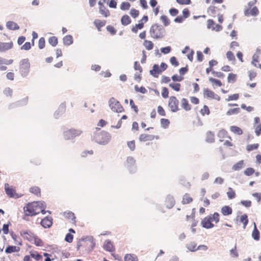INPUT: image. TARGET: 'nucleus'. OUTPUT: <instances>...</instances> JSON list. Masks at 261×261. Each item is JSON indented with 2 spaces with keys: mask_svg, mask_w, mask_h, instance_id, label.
I'll return each instance as SVG.
<instances>
[{
  "mask_svg": "<svg viewBox=\"0 0 261 261\" xmlns=\"http://www.w3.org/2000/svg\"><path fill=\"white\" fill-rule=\"evenodd\" d=\"M23 211L25 216H34L40 212L43 214L46 213L45 207L43 203L39 202H32L28 203L23 207Z\"/></svg>",
  "mask_w": 261,
  "mask_h": 261,
  "instance_id": "obj_1",
  "label": "nucleus"
},
{
  "mask_svg": "<svg viewBox=\"0 0 261 261\" xmlns=\"http://www.w3.org/2000/svg\"><path fill=\"white\" fill-rule=\"evenodd\" d=\"M149 33L152 38L158 39L164 36L165 30L161 24L155 23L151 25Z\"/></svg>",
  "mask_w": 261,
  "mask_h": 261,
  "instance_id": "obj_2",
  "label": "nucleus"
},
{
  "mask_svg": "<svg viewBox=\"0 0 261 261\" xmlns=\"http://www.w3.org/2000/svg\"><path fill=\"white\" fill-rule=\"evenodd\" d=\"M31 64L28 58L21 60L19 63V70L21 75L25 76L30 72Z\"/></svg>",
  "mask_w": 261,
  "mask_h": 261,
  "instance_id": "obj_3",
  "label": "nucleus"
},
{
  "mask_svg": "<svg viewBox=\"0 0 261 261\" xmlns=\"http://www.w3.org/2000/svg\"><path fill=\"white\" fill-rule=\"evenodd\" d=\"M94 137L95 140L100 144L107 143L111 138L110 134L105 131L95 134Z\"/></svg>",
  "mask_w": 261,
  "mask_h": 261,
  "instance_id": "obj_4",
  "label": "nucleus"
},
{
  "mask_svg": "<svg viewBox=\"0 0 261 261\" xmlns=\"http://www.w3.org/2000/svg\"><path fill=\"white\" fill-rule=\"evenodd\" d=\"M109 105L112 111L114 112L122 113L124 111V109L121 104L114 97L110 99Z\"/></svg>",
  "mask_w": 261,
  "mask_h": 261,
  "instance_id": "obj_5",
  "label": "nucleus"
},
{
  "mask_svg": "<svg viewBox=\"0 0 261 261\" xmlns=\"http://www.w3.org/2000/svg\"><path fill=\"white\" fill-rule=\"evenodd\" d=\"M82 133V131L80 129L71 128L63 133V137L65 140H70L80 136Z\"/></svg>",
  "mask_w": 261,
  "mask_h": 261,
  "instance_id": "obj_6",
  "label": "nucleus"
},
{
  "mask_svg": "<svg viewBox=\"0 0 261 261\" xmlns=\"http://www.w3.org/2000/svg\"><path fill=\"white\" fill-rule=\"evenodd\" d=\"M168 106L172 112H177L179 110V101L175 96H172L169 98Z\"/></svg>",
  "mask_w": 261,
  "mask_h": 261,
  "instance_id": "obj_7",
  "label": "nucleus"
},
{
  "mask_svg": "<svg viewBox=\"0 0 261 261\" xmlns=\"http://www.w3.org/2000/svg\"><path fill=\"white\" fill-rule=\"evenodd\" d=\"M20 234L21 237L31 243H33L35 234L30 230H22L20 231Z\"/></svg>",
  "mask_w": 261,
  "mask_h": 261,
  "instance_id": "obj_8",
  "label": "nucleus"
},
{
  "mask_svg": "<svg viewBox=\"0 0 261 261\" xmlns=\"http://www.w3.org/2000/svg\"><path fill=\"white\" fill-rule=\"evenodd\" d=\"M5 189L7 195L12 198H18L20 196L16 193V191L14 188L10 186L8 184H5Z\"/></svg>",
  "mask_w": 261,
  "mask_h": 261,
  "instance_id": "obj_9",
  "label": "nucleus"
},
{
  "mask_svg": "<svg viewBox=\"0 0 261 261\" xmlns=\"http://www.w3.org/2000/svg\"><path fill=\"white\" fill-rule=\"evenodd\" d=\"M182 16H178L176 17L174 21L177 23H182L184 20L188 18L190 15V12L188 8H185L182 10Z\"/></svg>",
  "mask_w": 261,
  "mask_h": 261,
  "instance_id": "obj_10",
  "label": "nucleus"
},
{
  "mask_svg": "<svg viewBox=\"0 0 261 261\" xmlns=\"http://www.w3.org/2000/svg\"><path fill=\"white\" fill-rule=\"evenodd\" d=\"M244 15L246 16H256L259 14V11L258 8L254 6L251 8H245L244 11Z\"/></svg>",
  "mask_w": 261,
  "mask_h": 261,
  "instance_id": "obj_11",
  "label": "nucleus"
},
{
  "mask_svg": "<svg viewBox=\"0 0 261 261\" xmlns=\"http://www.w3.org/2000/svg\"><path fill=\"white\" fill-rule=\"evenodd\" d=\"M207 28L211 29L212 31L219 32L222 29V27L218 24H215L214 21L212 19H208L207 20Z\"/></svg>",
  "mask_w": 261,
  "mask_h": 261,
  "instance_id": "obj_12",
  "label": "nucleus"
},
{
  "mask_svg": "<svg viewBox=\"0 0 261 261\" xmlns=\"http://www.w3.org/2000/svg\"><path fill=\"white\" fill-rule=\"evenodd\" d=\"M217 136L220 142H223L225 139L232 140V138L228 135V132L224 129L220 130Z\"/></svg>",
  "mask_w": 261,
  "mask_h": 261,
  "instance_id": "obj_13",
  "label": "nucleus"
},
{
  "mask_svg": "<svg viewBox=\"0 0 261 261\" xmlns=\"http://www.w3.org/2000/svg\"><path fill=\"white\" fill-rule=\"evenodd\" d=\"M159 138V137L158 136H155L152 135L142 134L140 135L139 139L141 142H146L148 141H152L154 139H158Z\"/></svg>",
  "mask_w": 261,
  "mask_h": 261,
  "instance_id": "obj_14",
  "label": "nucleus"
},
{
  "mask_svg": "<svg viewBox=\"0 0 261 261\" xmlns=\"http://www.w3.org/2000/svg\"><path fill=\"white\" fill-rule=\"evenodd\" d=\"M204 95L207 98L215 99L218 101H219L221 99L220 97L218 95L209 89H205L204 90Z\"/></svg>",
  "mask_w": 261,
  "mask_h": 261,
  "instance_id": "obj_15",
  "label": "nucleus"
},
{
  "mask_svg": "<svg viewBox=\"0 0 261 261\" xmlns=\"http://www.w3.org/2000/svg\"><path fill=\"white\" fill-rule=\"evenodd\" d=\"M63 215L65 219L68 220L72 224L75 225L76 217L73 213L71 212H65Z\"/></svg>",
  "mask_w": 261,
  "mask_h": 261,
  "instance_id": "obj_16",
  "label": "nucleus"
},
{
  "mask_svg": "<svg viewBox=\"0 0 261 261\" xmlns=\"http://www.w3.org/2000/svg\"><path fill=\"white\" fill-rule=\"evenodd\" d=\"M99 7V13L103 15L105 17H108L110 15V13L109 10L107 9L105 6L103 5V3L101 1L98 2Z\"/></svg>",
  "mask_w": 261,
  "mask_h": 261,
  "instance_id": "obj_17",
  "label": "nucleus"
},
{
  "mask_svg": "<svg viewBox=\"0 0 261 261\" xmlns=\"http://www.w3.org/2000/svg\"><path fill=\"white\" fill-rule=\"evenodd\" d=\"M201 225L203 227L206 228H211L214 227V225L212 223L211 218L208 216L201 221Z\"/></svg>",
  "mask_w": 261,
  "mask_h": 261,
  "instance_id": "obj_18",
  "label": "nucleus"
},
{
  "mask_svg": "<svg viewBox=\"0 0 261 261\" xmlns=\"http://www.w3.org/2000/svg\"><path fill=\"white\" fill-rule=\"evenodd\" d=\"M13 44L12 41L9 42H0V52H5L13 47Z\"/></svg>",
  "mask_w": 261,
  "mask_h": 261,
  "instance_id": "obj_19",
  "label": "nucleus"
},
{
  "mask_svg": "<svg viewBox=\"0 0 261 261\" xmlns=\"http://www.w3.org/2000/svg\"><path fill=\"white\" fill-rule=\"evenodd\" d=\"M41 225L44 228H49L53 224V219L50 217H46L41 221Z\"/></svg>",
  "mask_w": 261,
  "mask_h": 261,
  "instance_id": "obj_20",
  "label": "nucleus"
},
{
  "mask_svg": "<svg viewBox=\"0 0 261 261\" xmlns=\"http://www.w3.org/2000/svg\"><path fill=\"white\" fill-rule=\"evenodd\" d=\"M103 247L106 250L109 252L115 251V247L113 243L109 240H107L105 242Z\"/></svg>",
  "mask_w": 261,
  "mask_h": 261,
  "instance_id": "obj_21",
  "label": "nucleus"
},
{
  "mask_svg": "<svg viewBox=\"0 0 261 261\" xmlns=\"http://www.w3.org/2000/svg\"><path fill=\"white\" fill-rule=\"evenodd\" d=\"M229 129L233 134L238 136H241L243 134V130L242 129L236 125L230 126Z\"/></svg>",
  "mask_w": 261,
  "mask_h": 261,
  "instance_id": "obj_22",
  "label": "nucleus"
},
{
  "mask_svg": "<svg viewBox=\"0 0 261 261\" xmlns=\"http://www.w3.org/2000/svg\"><path fill=\"white\" fill-rule=\"evenodd\" d=\"M181 106L187 111H190L191 109V105L189 104L188 100L185 98L181 99Z\"/></svg>",
  "mask_w": 261,
  "mask_h": 261,
  "instance_id": "obj_23",
  "label": "nucleus"
},
{
  "mask_svg": "<svg viewBox=\"0 0 261 261\" xmlns=\"http://www.w3.org/2000/svg\"><path fill=\"white\" fill-rule=\"evenodd\" d=\"M94 24L98 31H101V28L104 27L106 24V21L96 19L94 21Z\"/></svg>",
  "mask_w": 261,
  "mask_h": 261,
  "instance_id": "obj_24",
  "label": "nucleus"
},
{
  "mask_svg": "<svg viewBox=\"0 0 261 261\" xmlns=\"http://www.w3.org/2000/svg\"><path fill=\"white\" fill-rule=\"evenodd\" d=\"M221 212L224 216H227L232 213V210L229 206L225 205L222 207Z\"/></svg>",
  "mask_w": 261,
  "mask_h": 261,
  "instance_id": "obj_25",
  "label": "nucleus"
},
{
  "mask_svg": "<svg viewBox=\"0 0 261 261\" xmlns=\"http://www.w3.org/2000/svg\"><path fill=\"white\" fill-rule=\"evenodd\" d=\"M150 74L154 77H157L158 75L162 72L160 67L158 65H154L152 70L150 71Z\"/></svg>",
  "mask_w": 261,
  "mask_h": 261,
  "instance_id": "obj_26",
  "label": "nucleus"
},
{
  "mask_svg": "<svg viewBox=\"0 0 261 261\" xmlns=\"http://www.w3.org/2000/svg\"><path fill=\"white\" fill-rule=\"evenodd\" d=\"M20 248L16 246H9L5 249V252L7 254L19 251Z\"/></svg>",
  "mask_w": 261,
  "mask_h": 261,
  "instance_id": "obj_27",
  "label": "nucleus"
},
{
  "mask_svg": "<svg viewBox=\"0 0 261 261\" xmlns=\"http://www.w3.org/2000/svg\"><path fill=\"white\" fill-rule=\"evenodd\" d=\"M6 27L8 29L12 30H17L19 29V25L16 23L12 21H8L6 23Z\"/></svg>",
  "mask_w": 261,
  "mask_h": 261,
  "instance_id": "obj_28",
  "label": "nucleus"
},
{
  "mask_svg": "<svg viewBox=\"0 0 261 261\" xmlns=\"http://www.w3.org/2000/svg\"><path fill=\"white\" fill-rule=\"evenodd\" d=\"M63 41L65 45H70L73 43V38L70 35H66L63 38Z\"/></svg>",
  "mask_w": 261,
  "mask_h": 261,
  "instance_id": "obj_29",
  "label": "nucleus"
},
{
  "mask_svg": "<svg viewBox=\"0 0 261 261\" xmlns=\"http://www.w3.org/2000/svg\"><path fill=\"white\" fill-rule=\"evenodd\" d=\"M245 166L244 161L241 160L237 162L236 164L233 165L232 169L234 171H238L242 169Z\"/></svg>",
  "mask_w": 261,
  "mask_h": 261,
  "instance_id": "obj_30",
  "label": "nucleus"
},
{
  "mask_svg": "<svg viewBox=\"0 0 261 261\" xmlns=\"http://www.w3.org/2000/svg\"><path fill=\"white\" fill-rule=\"evenodd\" d=\"M132 22L131 19L127 15H123L121 19V22L123 25H127Z\"/></svg>",
  "mask_w": 261,
  "mask_h": 261,
  "instance_id": "obj_31",
  "label": "nucleus"
},
{
  "mask_svg": "<svg viewBox=\"0 0 261 261\" xmlns=\"http://www.w3.org/2000/svg\"><path fill=\"white\" fill-rule=\"evenodd\" d=\"M252 237L254 239V240L256 241H258L260 238V233L258 230L257 229L256 224L254 223V227L252 232Z\"/></svg>",
  "mask_w": 261,
  "mask_h": 261,
  "instance_id": "obj_32",
  "label": "nucleus"
},
{
  "mask_svg": "<svg viewBox=\"0 0 261 261\" xmlns=\"http://www.w3.org/2000/svg\"><path fill=\"white\" fill-rule=\"evenodd\" d=\"M206 141L208 143H213L215 141V134L211 131L206 134Z\"/></svg>",
  "mask_w": 261,
  "mask_h": 261,
  "instance_id": "obj_33",
  "label": "nucleus"
},
{
  "mask_svg": "<svg viewBox=\"0 0 261 261\" xmlns=\"http://www.w3.org/2000/svg\"><path fill=\"white\" fill-rule=\"evenodd\" d=\"M193 198L190 196L189 194L186 193L183 196L182 203L184 204H189L192 202Z\"/></svg>",
  "mask_w": 261,
  "mask_h": 261,
  "instance_id": "obj_34",
  "label": "nucleus"
},
{
  "mask_svg": "<svg viewBox=\"0 0 261 261\" xmlns=\"http://www.w3.org/2000/svg\"><path fill=\"white\" fill-rule=\"evenodd\" d=\"M124 261H138L137 256L134 254H126L124 258Z\"/></svg>",
  "mask_w": 261,
  "mask_h": 261,
  "instance_id": "obj_35",
  "label": "nucleus"
},
{
  "mask_svg": "<svg viewBox=\"0 0 261 261\" xmlns=\"http://www.w3.org/2000/svg\"><path fill=\"white\" fill-rule=\"evenodd\" d=\"M259 57L257 55H254L252 57V64L255 66L261 69V64H258L259 62Z\"/></svg>",
  "mask_w": 261,
  "mask_h": 261,
  "instance_id": "obj_36",
  "label": "nucleus"
},
{
  "mask_svg": "<svg viewBox=\"0 0 261 261\" xmlns=\"http://www.w3.org/2000/svg\"><path fill=\"white\" fill-rule=\"evenodd\" d=\"M30 192L37 196H40L41 195V190L37 186H34L30 189Z\"/></svg>",
  "mask_w": 261,
  "mask_h": 261,
  "instance_id": "obj_37",
  "label": "nucleus"
},
{
  "mask_svg": "<svg viewBox=\"0 0 261 261\" xmlns=\"http://www.w3.org/2000/svg\"><path fill=\"white\" fill-rule=\"evenodd\" d=\"M30 255L32 257L34 258L37 261L42 260V256L39 254L37 251L31 252Z\"/></svg>",
  "mask_w": 261,
  "mask_h": 261,
  "instance_id": "obj_38",
  "label": "nucleus"
},
{
  "mask_svg": "<svg viewBox=\"0 0 261 261\" xmlns=\"http://www.w3.org/2000/svg\"><path fill=\"white\" fill-rule=\"evenodd\" d=\"M37 246H43L44 245L43 242L37 236L35 235L33 239V243Z\"/></svg>",
  "mask_w": 261,
  "mask_h": 261,
  "instance_id": "obj_39",
  "label": "nucleus"
},
{
  "mask_svg": "<svg viewBox=\"0 0 261 261\" xmlns=\"http://www.w3.org/2000/svg\"><path fill=\"white\" fill-rule=\"evenodd\" d=\"M166 204L167 207L169 208L172 207L174 204H175V201L174 199L172 197H167L166 199Z\"/></svg>",
  "mask_w": 261,
  "mask_h": 261,
  "instance_id": "obj_40",
  "label": "nucleus"
},
{
  "mask_svg": "<svg viewBox=\"0 0 261 261\" xmlns=\"http://www.w3.org/2000/svg\"><path fill=\"white\" fill-rule=\"evenodd\" d=\"M209 81L212 83L213 86L221 87L222 85L221 82L219 80L210 77Z\"/></svg>",
  "mask_w": 261,
  "mask_h": 261,
  "instance_id": "obj_41",
  "label": "nucleus"
},
{
  "mask_svg": "<svg viewBox=\"0 0 261 261\" xmlns=\"http://www.w3.org/2000/svg\"><path fill=\"white\" fill-rule=\"evenodd\" d=\"M240 222L243 223V228L245 229L248 223V217L246 214H244L240 217Z\"/></svg>",
  "mask_w": 261,
  "mask_h": 261,
  "instance_id": "obj_42",
  "label": "nucleus"
},
{
  "mask_svg": "<svg viewBox=\"0 0 261 261\" xmlns=\"http://www.w3.org/2000/svg\"><path fill=\"white\" fill-rule=\"evenodd\" d=\"M144 46L146 48V49L149 50L152 49L153 48V43L151 41L147 40H145L144 43Z\"/></svg>",
  "mask_w": 261,
  "mask_h": 261,
  "instance_id": "obj_43",
  "label": "nucleus"
},
{
  "mask_svg": "<svg viewBox=\"0 0 261 261\" xmlns=\"http://www.w3.org/2000/svg\"><path fill=\"white\" fill-rule=\"evenodd\" d=\"M144 27V22H140L138 24H136L135 26H134L132 29V31L134 33H137L138 30L142 29Z\"/></svg>",
  "mask_w": 261,
  "mask_h": 261,
  "instance_id": "obj_44",
  "label": "nucleus"
},
{
  "mask_svg": "<svg viewBox=\"0 0 261 261\" xmlns=\"http://www.w3.org/2000/svg\"><path fill=\"white\" fill-rule=\"evenodd\" d=\"M237 75L236 74L230 73L227 76V82L228 83H233L236 81Z\"/></svg>",
  "mask_w": 261,
  "mask_h": 261,
  "instance_id": "obj_45",
  "label": "nucleus"
},
{
  "mask_svg": "<svg viewBox=\"0 0 261 261\" xmlns=\"http://www.w3.org/2000/svg\"><path fill=\"white\" fill-rule=\"evenodd\" d=\"M211 218L212 222H214L217 223L219 221V214L217 212H215L213 215L208 216Z\"/></svg>",
  "mask_w": 261,
  "mask_h": 261,
  "instance_id": "obj_46",
  "label": "nucleus"
},
{
  "mask_svg": "<svg viewBox=\"0 0 261 261\" xmlns=\"http://www.w3.org/2000/svg\"><path fill=\"white\" fill-rule=\"evenodd\" d=\"M255 173V170L252 167H248L244 171V174L246 176H250Z\"/></svg>",
  "mask_w": 261,
  "mask_h": 261,
  "instance_id": "obj_47",
  "label": "nucleus"
},
{
  "mask_svg": "<svg viewBox=\"0 0 261 261\" xmlns=\"http://www.w3.org/2000/svg\"><path fill=\"white\" fill-rule=\"evenodd\" d=\"M227 195L229 199H232L235 198L236 195L235 191L232 189V188L229 187L228 189Z\"/></svg>",
  "mask_w": 261,
  "mask_h": 261,
  "instance_id": "obj_48",
  "label": "nucleus"
},
{
  "mask_svg": "<svg viewBox=\"0 0 261 261\" xmlns=\"http://www.w3.org/2000/svg\"><path fill=\"white\" fill-rule=\"evenodd\" d=\"M49 43L53 46H56L58 43V40L56 36H51L48 39Z\"/></svg>",
  "mask_w": 261,
  "mask_h": 261,
  "instance_id": "obj_49",
  "label": "nucleus"
},
{
  "mask_svg": "<svg viewBox=\"0 0 261 261\" xmlns=\"http://www.w3.org/2000/svg\"><path fill=\"white\" fill-rule=\"evenodd\" d=\"M259 147V144L258 143H255L253 144H248L246 146V150L250 152L253 150L257 149Z\"/></svg>",
  "mask_w": 261,
  "mask_h": 261,
  "instance_id": "obj_50",
  "label": "nucleus"
},
{
  "mask_svg": "<svg viewBox=\"0 0 261 261\" xmlns=\"http://www.w3.org/2000/svg\"><path fill=\"white\" fill-rule=\"evenodd\" d=\"M187 248L191 251H195L198 249V247H197V245L195 242H191L188 244L187 245Z\"/></svg>",
  "mask_w": 261,
  "mask_h": 261,
  "instance_id": "obj_51",
  "label": "nucleus"
},
{
  "mask_svg": "<svg viewBox=\"0 0 261 261\" xmlns=\"http://www.w3.org/2000/svg\"><path fill=\"white\" fill-rule=\"evenodd\" d=\"M169 87L176 91H179L180 90L181 85L179 83H171Z\"/></svg>",
  "mask_w": 261,
  "mask_h": 261,
  "instance_id": "obj_52",
  "label": "nucleus"
},
{
  "mask_svg": "<svg viewBox=\"0 0 261 261\" xmlns=\"http://www.w3.org/2000/svg\"><path fill=\"white\" fill-rule=\"evenodd\" d=\"M200 112L202 116L209 115L210 113L208 107L206 105L203 106V107L200 110Z\"/></svg>",
  "mask_w": 261,
  "mask_h": 261,
  "instance_id": "obj_53",
  "label": "nucleus"
},
{
  "mask_svg": "<svg viewBox=\"0 0 261 261\" xmlns=\"http://www.w3.org/2000/svg\"><path fill=\"white\" fill-rule=\"evenodd\" d=\"M130 4L127 2H122L120 5V9L122 10H127L129 9Z\"/></svg>",
  "mask_w": 261,
  "mask_h": 261,
  "instance_id": "obj_54",
  "label": "nucleus"
},
{
  "mask_svg": "<svg viewBox=\"0 0 261 261\" xmlns=\"http://www.w3.org/2000/svg\"><path fill=\"white\" fill-rule=\"evenodd\" d=\"M161 20L162 21V22L163 23L164 25L165 26H167L170 23V20L169 19H168V18L167 17V16L166 15H162L161 16Z\"/></svg>",
  "mask_w": 261,
  "mask_h": 261,
  "instance_id": "obj_55",
  "label": "nucleus"
},
{
  "mask_svg": "<svg viewBox=\"0 0 261 261\" xmlns=\"http://www.w3.org/2000/svg\"><path fill=\"white\" fill-rule=\"evenodd\" d=\"M240 112V108H237L234 109H229L226 113L227 115H231L233 114H238Z\"/></svg>",
  "mask_w": 261,
  "mask_h": 261,
  "instance_id": "obj_56",
  "label": "nucleus"
},
{
  "mask_svg": "<svg viewBox=\"0 0 261 261\" xmlns=\"http://www.w3.org/2000/svg\"><path fill=\"white\" fill-rule=\"evenodd\" d=\"M4 93L7 97H11L13 94V91L10 88L7 87L4 90Z\"/></svg>",
  "mask_w": 261,
  "mask_h": 261,
  "instance_id": "obj_57",
  "label": "nucleus"
},
{
  "mask_svg": "<svg viewBox=\"0 0 261 261\" xmlns=\"http://www.w3.org/2000/svg\"><path fill=\"white\" fill-rule=\"evenodd\" d=\"M226 57L230 61H235V57L231 51H228L226 53Z\"/></svg>",
  "mask_w": 261,
  "mask_h": 261,
  "instance_id": "obj_58",
  "label": "nucleus"
},
{
  "mask_svg": "<svg viewBox=\"0 0 261 261\" xmlns=\"http://www.w3.org/2000/svg\"><path fill=\"white\" fill-rule=\"evenodd\" d=\"M127 146L131 151L135 150L136 148L135 141L134 140L128 141L127 143Z\"/></svg>",
  "mask_w": 261,
  "mask_h": 261,
  "instance_id": "obj_59",
  "label": "nucleus"
},
{
  "mask_svg": "<svg viewBox=\"0 0 261 261\" xmlns=\"http://www.w3.org/2000/svg\"><path fill=\"white\" fill-rule=\"evenodd\" d=\"M45 40L44 38L41 37L39 39L38 42V47L40 49H42L45 47Z\"/></svg>",
  "mask_w": 261,
  "mask_h": 261,
  "instance_id": "obj_60",
  "label": "nucleus"
},
{
  "mask_svg": "<svg viewBox=\"0 0 261 261\" xmlns=\"http://www.w3.org/2000/svg\"><path fill=\"white\" fill-rule=\"evenodd\" d=\"M161 123L163 127L166 128L168 126L170 121L167 119L162 118L161 119Z\"/></svg>",
  "mask_w": 261,
  "mask_h": 261,
  "instance_id": "obj_61",
  "label": "nucleus"
},
{
  "mask_svg": "<svg viewBox=\"0 0 261 261\" xmlns=\"http://www.w3.org/2000/svg\"><path fill=\"white\" fill-rule=\"evenodd\" d=\"M171 79L173 81L180 82L184 80V77L180 75L175 74L171 77Z\"/></svg>",
  "mask_w": 261,
  "mask_h": 261,
  "instance_id": "obj_62",
  "label": "nucleus"
},
{
  "mask_svg": "<svg viewBox=\"0 0 261 261\" xmlns=\"http://www.w3.org/2000/svg\"><path fill=\"white\" fill-rule=\"evenodd\" d=\"M170 62L174 67H177L179 65V63L175 57H172L170 59Z\"/></svg>",
  "mask_w": 261,
  "mask_h": 261,
  "instance_id": "obj_63",
  "label": "nucleus"
},
{
  "mask_svg": "<svg viewBox=\"0 0 261 261\" xmlns=\"http://www.w3.org/2000/svg\"><path fill=\"white\" fill-rule=\"evenodd\" d=\"M255 133L257 136L261 135V124L255 126Z\"/></svg>",
  "mask_w": 261,
  "mask_h": 261,
  "instance_id": "obj_64",
  "label": "nucleus"
}]
</instances>
